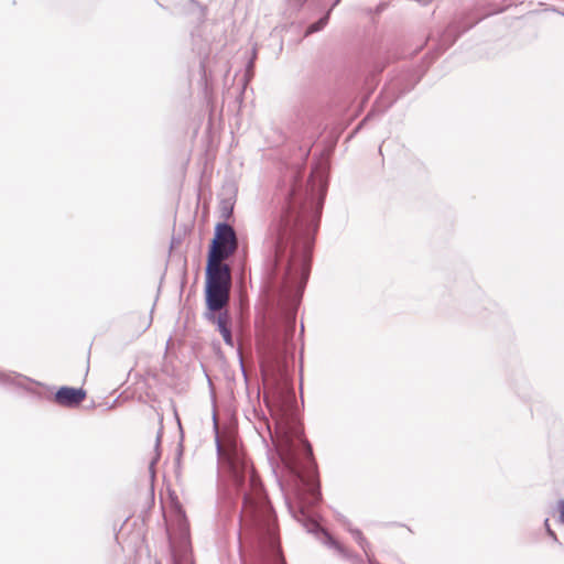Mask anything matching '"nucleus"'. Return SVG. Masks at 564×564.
<instances>
[{"mask_svg": "<svg viewBox=\"0 0 564 564\" xmlns=\"http://www.w3.org/2000/svg\"><path fill=\"white\" fill-rule=\"evenodd\" d=\"M325 191L322 176H311L304 183L300 171H291L279 186L278 209L268 229V256L263 263L272 282L283 286L306 283Z\"/></svg>", "mask_w": 564, "mask_h": 564, "instance_id": "obj_1", "label": "nucleus"}, {"mask_svg": "<svg viewBox=\"0 0 564 564\" xmlns=\"http://www.w3.org/2000/svg\"><path fill=\"white\" fill-rule=\"evenodd\" d=\"M216 451L226 464L232 481L242 496L240 524L253 530L261 543L276 556L279 564H286L281 554L275 516L264 495L262 484L243 453L234 448L226 451L216 432Z\"/></svg>", "mask_w": 564, "mask_h": 564, "instance_id": "obj_2", "label": "nucleus"}, {"mask_svg": "<svg viewBox=\"0 0 564 564\" xmlns=\"http://www.w3.org/2000/svg\"><path fill=\"white\" fill-rule=\"evenodd\" d=\"M304 446L305 462L297 463L295 458H288L285 462L286 468L291 476V486L300 502V508L294 510L289 503V510L292 517L302 523L307 532H322L324 543L334 549L340 556L354 563L360 562L361 557L348 551L343 544L336 541L327 531L319 527V524L310 519L305 511V506H313L321 499L319 484L316 475V465L313 458V451L311 444L302 441Z\"/></svg>", "mask_w": 564, "mask_h": 564, "instance_id": "obj_3", "label": "nucleus"}, {"mask_svg": "<svg viewBox=\"0 0 564 564\" xmlns=\"http://www.w3.org/2000/svg\"><path fill=\"white\" fill-rule=\"evenodd\" d=\"M231 271L223 260L207 258L205 300L208 311L224 308L229 301Z\"/></svg>", "mask_w": 564, "mask_h": 564, "instance_id": "obj_4", "label": "nucleus"}, {"mask_svg": "<svg viewBox=\"0 0 564 564\" xmlns=\"http://www.w3.org/2000/svg\"><path fill=\"white\" fill-rule=\"evenodd\" d=\"M264 377V401L273 410H279L282 415H286L292 411L295 403V393L291 387L286 370L283 365L278 366L276 373L263 370Z\"/></svg>", "mask_w": 564, "mask_h": 564, "instance_id": "obj_5", "label": "nucleus"}, {"mask_svg": "<svg viewBox=\"0 0 564 564\" xmlns=\"http://www.w3.org/2000/svg\"><path fill=\"white\" fill-rule=\"evenodd\" d=\"M237 248L238 240L235 229L227 223H218L207 258L225 261L235 253Z\"/></svg>", "mask_w": 564, "mask_h": 564, "instance_id": "obj_6", "label": "nucleus"}, {"mask_svg": "<svg viewBox=\"0 0 564 564\" xmlns=\"http://www.w3.org/2000/svg\"><path fill=\"white\" fill-rule=\"evenodd\" d=\"M86 398V391L83 388L62 387L54 394V401L64 408H75Z\"/></svg>", "mask_w": 564, "mask_h": 564, "instance_id": "obj_7", "label": "nucleus"}, {"mask_svg": "<svg viewBox=\"0 0 564 564\" xmlns=\"http://www.w3.org/2000/svg\"><path fill=\"white\" fill-rule=\"evenodd\" d=\"M349 531H350L352 538L355 539V541L358 543V545L364 550V552H365V554H366V556L368 558L369 564H379L369 554L368 549L370 547V544L367 541V539L364 536L362 532L360 530H358V529H349Z\"/></svg>", "mask_w": 564, "mask_h": 564, "instance_id": "obj_8", "label": "nucleus"}, {"mask_svg": "<svg viewBox=\"0 0 564 564\" xmlns=\"http://www.w3.org/2000/svg\"><path fill=\"white\" fill-rule=\"evenodd\" d=\"M218 312V315L215 316L213 313L214 312H210L208 313V318L209 319H213L216 324H217V327H218V330L219 333L226 330L229 328V316H228V313L225 311V312H221L220 311H217Z\"/></svg>", "mask_w": 564, "mask_h": 564, "instance_id": "obj_9", "label": "nucleus"}, {"mask_svg": "<svg viewBox=\"0 0 564 564\" xmlns=\"http://www.w3.org/2000/svg\"><path fill=\"white\" fill-rule=\"evenodd\" d=\"M456 40V35L454 34V30L449 26L440 37L438 46L441 51L447 50Z\"/></svg>", "mask_w": 564, "mask_h": 564, "instance_id": "obj_10", "label": "nucleus"}, {"mask_svg": "<svg viewBox=\"0 0 564 564\" xmlns=\"http://www.w3.org/2000/svg\"><path fill=\"white\" fill-rule=\"evenodd\" d=\"M328 19H329V12H327L324 17H322L317 22L312 23L307 28L305 35L307 36L310 34H313L315 32L323 30L326 26V24L328 23Z\"/></svg>", "mask_w": 564, "mask_h": 564, "instance_id": "obj_11", "label": "nucleus"}, {"mask_svg": "<svg viewBox=\"0 0 564 564\" xmlns=\"http://www.w3.org/2000/svg\"><path fill=\"white\" fill-rule=\"evenodd\" d=\"M160 440H161V434L159 433L158 436H156V442H155V449L156 451H158L159 445H160ZM159 458H160V454L156 452L155 456L150 462L149 470H150V474H151V478H154V465L158 463Z\"/></svg>", "mask_w": 564, "mask_h": 564, "instance_id": "obj_12", "label": "nucleus"}, {"mask_svg": "<svg viewBox=\"0 0 564 564\" xmlns=\"http://www.w3.org/2000/svg\"><path fill=\"white\" fill-rule=\"evenodd\" d=\"M220 334H221V336H223L224 341H225L228 346L234 347V339H232V336H231V330H230V328H228V329H226V330L221 332Z\"/></svg>", "mask_w": 564, "mask_h": 564, "instance_id": "obj_13", "label": "nucleus"}, {"mask_svg": "<svg viewBox=\"0 0 564 564\" xmlns=\"http://www.w3.org/2000/svg\"><path fill=\"white\" fill-rule=\"evenodd\" d=\"M560 521L564 524V500L558 502Z\"/></svg>", "mask_w": 564, "mask_h": 564, "instance_id": "obj_14", "label": "nucleus"}, {"mask_svg": "<svg viewBox=\"0 0 564 564\" xmlns=\"http://www.w3.org/2000/svg\"><path fill=\"white\" fill-rule=\"evenodd\" d=\"M545 525H546L549 535L552 536L556 541L557 538H556L555 533L549 527V519L545 520Z\"/></svg>", "mask_w": 564, "mask_h": 564, "instance_id": "obj_15", "label": "nucleus"}, {"mask_svg": "<svg viewBox=\"0 0 564 564\" xmlns=\"http://www.w3.org/2000/svg\"><path fill=\"white\" fill-rule=\"evenodd\" d=\"M232 207H228L227 205H224L223 207V215L228 217L231 214Z\"/></svg>", "mask_w": 564, "mask_h": 564, "instance_id": "obj_16", "label": "nucleus"}, {"mask_svg": "<svg viewBox=\"0 0 564 564\" xmlns=\"http://www.w3.org/2000/svg\"><path fill=\"white\" fill-rule=\"evenodd\" d=\"M373 116V111H370L361 121V123H365L366 121L370 120V118Z\"/></svg>", "mask_w": 564, "mask_h": 564, "instance_id": "obj_17", "label": "nucleus"}, {"mask_svg": "<svg viewBox=\"0 0 564 564\" xmlns=\"http://www.w3.org/2000/svg\"><path fill=\"white\" fill-rule=\"evenodd\" d=\"M6 379H7V376H6V375H3V373H0V380H1V381H4Z\"/></svg>", "mask_w": 564, "mask_h": 564, "instance_id": "obj_18", "label": "nucleus"}]
</instances>
